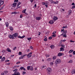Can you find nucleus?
Instances as JSON below:
<instances>
[{"label": "nucleus", "mask_w": 75, "mask_h": 75, "mask_svg": "<svg viewBox=\"0 0 75 75\" xmlns=\"http://www.w3.org/2000/svg\"><path fill=\"white\" fill-rule=\"evenodd\" d=\"M33 0H30V2H31V3H33Z\"/></svg>", "instance_id": "obj_60"}, {"label": "nucleus", "mask_w": 75, "mask_h": 75, "mask_svg": "<svg viewBox=\"0 0 75 75\" xmlns=\"http://www.w3.org/2000/svg\"><path fill=\"white\" fill-rule=\"evenodd\" d=\"M47 61H51V58H49L48 59H47Z\"/></svg>", "instance_id": "obj_31"}, {"label": "nucleus", "mask_w": 75, "mask_h": 75, "mask_svg": "<svg viewBox=\"0 0 75 75\" xmlns=\"http://www.w3.org/2000/svg\"><path fill=\"white\" fill-rule=\"evenodd\" d=\"M36 6H37V4H35L34 5L35 7H35H36Z\"/></svg>", "instance_id": "obj_63"}, {"label": "nucleus", "mask_w": 75, "mask_h": 75, "mask_svg": "<svg viewBox=\"0 0 75 75\" xmlns=\"http://www.w3.org/2000/svg\"><path fill=\"white\" fill-rule=\"evenodd\" d=\"M53 3H54V4H58V1H57L55 2V1H54Z\"/></svg>", "instance_id": "obj_34"}, {"label": "nucleus", "mask_w": 75, "mask_h": 75, "mask_svg": "<svg viewBox=\"0 0 75 75\" xmlns=\"http://www.w3.org/2000/svg\"><path fill=\"white\" fill-rule=\"evenodd\" d=\"M20 18H22L23 17V15H21L20 16Z\"/></svg>", "instance_id": "obj_61"}, {"label": "nucleus", "mask_w": 75, "mask_h": 75, "mask_svg": "<svg viewBox=\"0 0 75 75\" xmlns=\"http://www.w3.org/2000/svg\"><path fill=\"white\" fill-rule=\"evenodd\" d=\"M20 69H21V70H23V69L24 71H25L26 69H25L23 67H21L20 68Z\"/></svg>", "instance_id": "obj_20"}, {"label": "nucleus", "mask_w": 75, "mask_h": 75, "mask_svg": "<svg viewBox=\"0 0 75 75\" xmlns=\"http://www.w3.org/2000/svg\"><path fill=\"white\" fill-rule=\"evenodd\" d=\"M30 67H31L30 66H28L27 67L28 70H30Z\"/></svg>", "instance_id": "obj_32"}, {"label": "nucleus", "mask_w": 75, "mask_h": 75, "mask_svg": "<svg viewBox=\"0 0 75 75\" xmlns=\"http://www.w3.org/2000/svg\"><path fill=\"white\" fill-rule=\"evenodd\" d=\"M18 38H21V39H23V38H24V37H25V35H23L22 37L20 36H18Z\"/></svg>", "instance_id": "obj_13"}, {"label": "nucleus", "mask_w": 75, "mask_h": 75, "mask_svg": "<svg viewBox=\"0 0 75 75\" xmlns=\"http://www.w3.org/2000/svg\"><path fill=\"white\" fill-rule=\"evenodd\" d=\"M55 33H56V32H55V31L54 32H53V33H52V34H55Z\"/></svg>", "instance_id": "obj_58"}, {"label": "nucleus", "mask_w": 75, "mask_h": 75, "mask_svg": "<svg viewBox=\"0 0 75 75\" xmlns=\"http://www.w3.org/2000/svg\"><path fill=\"white\" fill-rule=\"evenodd\" d=\"M32 53H29L27 55V57L28 58H30L32 56Z\"/></svg>", "instance_id": "obj_5"}, {"label": "nucleus", "mask_w": 75, "mask_h": 75, "mask_svg": "<svg viewBox=\"0 0 75 75\" xmlns=\"http://www.w3.org/2000/svg\"><path fill=\"white\" fill-rule=\"evenodd\" d=\"M21 54H22L21 52H19L18 53V54L19 55H21Z\"/></svg>", "instance_id": "obj_41"}, {"label": "nucleus", "mask_w": 75, "mask_h": 75, "mask_svg": "<svg viewBox=\"0 0 75 75\" xmlns=\"http://www.w3.org/2000/svg\"><path fill=\"white\" fill-rule=\"evenodd\" d=\"M9 38H12L13 39H14V35H9Z\"/></svg>", "instance_id": "obj_9"}, {"label": "nucleus", "mask_w": 75, "mask_h": 75, "mask_svg": "<svg viewBox=\"0 0 75 75\" xmlns=\"http://www.w3.org/2000/svg\"><path fill=\"white\" fill-rule=\"evenodd\" d=\"M30 71H33V67L32 66L30 67Z\"/></svg>", "instance_id": "obj_24"}, {"label": "nucleus", "mask_w": 75, "mask_h": 75, "mask_svg": "<svg viewBox=\"0 0 75 75\" xmlns=\"http://www.w3.org/2000/svg\"><path fill=\"white\" fill-rule=\"evenodd\" d=\"M26 73V72L25 71H23V75H24V74H25Z\"/></svg>", "instance_id": "obj_54"}, {"label": "nucleus", "mask_w": 75, "mask_h": 75, "mask_svg": "<svg viewBox=\"0 0 75 75\" xmlns=\"http://www.w3.org/2000/svg\"><path fill=\"white\" fill-rule=\"evenodd\" d=\"M58 19V18H57V17L55 16H54L53 17V20H54V21H55L57 20Z\"/></svg>", "instance_id": "obj_6"}, {"label": "nucleus", "mask_w": 75, "mask_h": 75, "mask_svg": "<svg viewBox=\"0 0 75 75\" xmlns=\"http://www.w3.org/2000/svg\"><path fill=\"white\" fill-rule=\"evenodd\" d=\"M46 66L45 65H44L43 66H42V67H40V68L41 69H42L43 68H45Z\"/></svg>", "instance_id": "obj_35"}, {"label": "nucleus", "mask_w": 75, "mask_h": 75, "mask_svg": "<svg viewBox=\"0 0 75 75\" xmlns=\"http://www.w3.org/2000/svg\"><path fill=\"white\" fill-rule=\"evenodd\" d=\"M48 34H49V31L48 30L46 32V33H45V35H48Z\"/></svg>", "instance_id": "obj_18"}, {"label": "nucleus", "mask_w": 75, "mask_h": 75, "mask_svg": "<svg viewBox=\"0 0 75 75\" xmlns=\"http://www.w3.org/2000/svg\"><path fill=\"white\" fill-rule=\"evenodd\" d=\"M49 40H51V39H52V37H49Z\"/></svg>", "instance_id": "obj_57"}, {"label": "nucleus", "mask_w": 75, "mask_h": 75, "mask_svg": "<svg viewBox=\"0 0 75 75\" xmlns=\"http://www.w3.org/2000/svg\"><path fill=\"white\" fill-rule=\"evenodd\" d=\"M1 75H4V73L3 72L1 74Z\"/></svg>", "instance_id": "obj_62"}, {"label": "nucleus", "mask_w": 75, "mask_h": 75, "mask_svg": "<svg viewBox=\"0 0 75 75\" xmlns=\"http://www.w3.org/2000/svg\"><path fill=\"white\" fill-rule=\"evenodd\" d=\"M56 58H57V56H54L53 57V59L54 60L56 59Z\"/></svg>", "instance_id": "obj_25"}, {"label": "nucleus", "mask_w": 75, "mask_h": 75, "mask_svg": "<svg viewBox=\"0 0 75 75\" xmlns=\"http://www.w3.org/2000/svg\"><path fill=\"white\" fill-rule=\"evenodd\" d=\"M43 5H45L46 6V7L47 8L48 7V2L47 1L45 2H43L42 3Z\"/></svg>", "instance_id": "obj_3"}, {"label": "nucleus", "mask_w": 75, "mask_h": 75, "mask_svg": "<svg viewBox=\"0 0 75 75\" xmlns=\"http://www.w3.org/2000/svg\"><path fill=\"white\" fill-rule=\"evenodd\" d=\"M0 59H1V61L3 62V61H4V60H5V59H6V58H5V57H3L2 58V56H0Z\"/></svg>", "instance_id": "obj_4"}, {"label": "nucleus", "mask_w": 75, "mask_h": 75, "mask_svg": "<svg viewBox=\"0 0 75 75\" xmlns=\"http://www.w3.org/2000/svg\"><path fill=\"white\" fill-rule=\"evenodd\" d=\"M44 40L45 41H47V39H44Z\"/></svg>", "instance_id": "obj_53"}, {"label": "nucleus", "mask_w": 75, "mask_h": 75, "mask_svg": "<svg viewBox=\"0 0 75 75\" xmlns=\"http://www.w3.org/2000/svg\"><path fill=\"white\" fill-rule=\"evenodd\" d=\"M9 28L11 31H13V28L11 26Z\"/></svg>", "instance_id": "obj_23"}, {"label": "nucleus", "mask_w": 75, "mask_h": 75, "mask_svg": "<svg viewBox=\"0 0 75 75\" xmlns=\"http://www.w3.org/2000/svg\"><path fill=\"white\" fill-rule=\"evenodd\" d=\"M46 70L47 73L48 74H50L51 72L52 71V69L50 68H48Z\"/></svg>", "instance_id": "obj_2"}, {"label": "nucleus", "mask_w": 75, "mask_h": 75, "mask_svg": "<svg viewBox=\"0 0 75 75\" xmlns=\"http://www.w3.org/2000/svg\"><path fill=\"white\" fill-rule=\"evenodd\" d=\"M70 42H73V43H74V42H75V41H72V40H70Z\"/></svg>", "instance_id": "obj_46"}, {"label": "nucleus", "mask_w": 75, "mask_h": 75, "mask_svg": "<svg viewBox=\"0 0 75 75\" xmlns=\"http://www.w3.org/2000/svg\"><path fill=\"white\" fill-rule=\"evenodd\" d=\"M53 34V35H52V37H56V34Z\"/></svg>", "instance_id": "obj_37"}, {"label": "nucleus", "mask_w": 75, "mask_h": 75, "mask_svg": "<svg viewBox=\"0 0 75 75\" xmlns=\"http://www.w3.org/2000/svg\"><path fill=\"white\" fill-rule=\"evenodd\" d=\"M4 73L6 74H7V73L8 72V71H4Z\"/></svg>", "instance_id": "obj_45"}, {"label": "nucleus", "mask_w": 75, "mask_h": 75, "mask_svg": "<svg viewBox=\"0 0 75 75\" xmlns=\"http://www.w3.org/2000/svg\"><path fill=\"white\" fill-rule=\"evenodd\" d=\"M17 14V13H16V12H13L11 13L12 14Z\"/></svg>", "instance_id": "obj_33"}, {"label": "nucleus", "mask_w": 75, "mask_h": 75, "mask_svg": "<svg viewBox=\"0 0 75 75\" xmlns=\"http://www.w3.org/2000/svg\"><path fill=\"white\" fill-rule=\"evenodd\" d=\"M26 55H27L26 54H25L24 55H23L22 56V57H23V58L24 57H25V56H26Z\"/></svg>", "instance_id": "obj_49"}, {"label": "nucleus", "mask_w": 75, "mask_h": 75, "mask_svg": "<svg viewBox=\"0 0 75 75\" xmlns=\"http://www.w3.org/2000/svg\"><path fill=\"white\" fill-rule=\"evenodd\" d=\"M20 62H16V64H20Z\"/></svg>", "instance_id": "obj_52"}, {"label": "nucleus", "mask_w": 75, "mask_h": 75, "mask_svg": "<svg viewBox=\"0 0 75 75\" xmlns=\"http://www.w3.org/2000/svg\"><path fill=\"white\" fill-rule=\"evenodd\" d=\"M18 0H15L14 1V2H17L18 3Z\"/></svg>", "instance_id": "obj_50"}, {"label": "nucleus", "mask_w": 75, "mask_h": 75, "mask_svg": "<svg viewBox=\"0 0 75 75\" xmlns=\"http://www.w3.org/2000/svg\"><path fill=\"white\" fill-rule=\"evenodd\" d=\"M71 73L72 74H75V69H73L71 71Z\"/></svg>", "instance_id": "obj_15"}, {"label": "nucleus", "mask_w": 75, "mask_h": 75, "mask_svg": "<svg viewBox=\"0 0 75 75\" xmlns=\"http://www.w3.org/2000/svg\"><path fill=\"white\" fill-rule=\"evenodd\" d=\"M75 8V5L72 7V8L74 9Z\"/></svg>", "instance_id": "obj_51"}, {"label": "nucleus", "mask_w": 75, "mask_h": 75, "mask_svg": "<svg viewBox=\"0 0 75 75\" xmlns=\"http://www.w3.org/2000/svg\"><path fill=\"white\" fill-rule=\"evenodd\" d=\"M61 62V59H56V61L55 62V65H57V64H59Z\"/></svg>", "instance_id": "obj_1"}, {"label": "nucleus", "mask_w": 75, "mask_h": 75, "mask_svg": "<svg viewBox=\"0 0 75 75\" xmlns=\"http://www.w3.org/2000/svg\"><path fill=\"white\" fill-rule=\"evenodd\" d=\"M68 15H71V10H69V11H68Z\"/></svg>", "instance_id": "obj_19"}, {"label": "nucleus", "mask_w": 75, "mask_h": 75, "mask_svg": "<svg viewBox=\"0 0 75 75\" xmlns=\"http://www.w3.org/2000/svg\"><path fill=\"white\" fill-rule=\"evenodd\" d=\"M67 30H66L64 31L63 33L61 34L60 35V36H62V35H63L64 34H67Z\"/></svg>", "instance_id": "obj_11"}, {"label": "nucleus", "mask_w": 75, "mask_h": 75, "mask_svg": "<svg viewBox=\"0 0 75 75\" xmlns=\"http://www.w3.org/2000/svg\"><path fill=\"white\" fill-rule=\"evenodd\" d=\"M63 35V37H67V35H66V34H65V33Z\"/></svg>", "instance_id": "obj_30"}, {"label": "nucleus", "mask_w": 75, "mask_h": 75, "mask_svg": "<svg viewBox=\"0 0 75 75\" xmlns=\"http://www.w3.org/2000/svg\"><path fill=\"white\" fill-rule=\"evenodd\" d=\"M16 48H17V47H14V48H13V50H15Z\"/></svg>", "instance_id": "obj_55"}, {"label": "nucleus", "mask_w": 75, "mask_h": 75, "mask_svg": "<svg viewBox=\"0 0 75 75\" xmlns=\"http://www.w3.org/2000/svg\"><path fill=\"white\" fill-rule=\"evenodd\" d=\"M13 35L14 37H17L18 35V33H15L14 34H13Z\"/></svg>", "instance_id": "obj_16"}, {"label": "nucleus", "mask_w": 75, "mask_h": 75, "mask_svg": "<svg viewBox=\"0 0 75 75\" xmlns=\"http://www.w3.org/2000/svg\"><path fill=\"white\" fill-rule=\"evenodd\" d=\"M45 56L46 58H48V57H50V54L48 53L47 54H46Z\"/></svg>", "instance_id": "obj_22"}, {"label": "nucleus", "mask_w": 75, "mask_h": 75, "mask_svg": "<svg viewBox=\"0 0 75 75\" xmlns=\"http://www.w3.org/2000/svg\"><path fill=\"white\" fill-rule=\"evenodd\" d=\"M17 4V3H14L13 4V7H15L16 6V5Z\"/></svg>", "instance_id": "obj_17"}, {"label": "nucleus", "mask_w": 75, "mask_h": 75, "mask_svg": "<svg viewBox=\"0 0 75 75\" xmlns=\"http://www.w3.org/2000/svg\"><path fill=\"white\" fill-rule=\"evenodd\" d=\"M6 26L7 27H8V23L6 22Z\"/></svg>", "instance_id": "obj_28"}, {"label": "nucleus", "mask_w": 75, "mask_h": 75, "mask_svg": "<svg viewBox=\"0 0 75 75\" xmlns=\"http://www.w3.org/2000/svg\"><path fill=\"white\" fill-rule=\"evenodd\" d=\"M23 56L19 58V59H23Z\"/></svg>", "instance_id": "obj_42"}, {"label": "nucleus", "mask_w": 75, "mask_h": 75, "mask_svg": "<svg viewBox=\"0 0 75 75\" xmlns=\"http://www.w3.org/2000/svg\"><path fill=\"white\" fill-rule=\"evenodd\" d=\"M26 9H24L22 13H25V11H26Z\"/></svg>", "instance_id": "obj_38"}, {"label": "nucleus", "mask_w": 75, "mask_h": 75, "mask_svg": "<svg viewBox=\"0 0 75 75\" xmlns=\"http://www.w3.org/2000/svg\"><path fill=\"white\" fill-rule=\"evenodd\" d=\"M60 50L61 51H64V48H63L62 47L60 48Z\"/></svg>", "instance_id": "obj_36"}, {"label": "nucleus", "mask_w": 75, "mask_h": 75, "mask_svg": "<svg viewBox=\"0 0 75 75\" xmlns=\"http://www.w3.org/2000/svg\"><path fill=\"white\" fill-rule=\"evenodd\" d=\"M35 71H37V68H35Z\"/></svg>", "instance_id": "obj_64"}, {"label": "nucleus", "mask_w": 75, "mask_h": 75, "mask_svg": "<svg viewBox=\"0 0 75 75\" xmlns=\"http://www.w3.org/2000/svg\"><path fill=\"white\" fill-rule=\"evenodd\" d=\"M41 19V17L39 16V17H36V20H40Z\"/></svg>", "instance_id": "obj_7"}, {"label": "nucleus", "mask_w": 75, "mask_h": 75, "mask_svg": "<svg viewBox=\"0 0 75 75\" xmlns=\"http://www.w3.org/2000/svg\"><path fill=\"white\" fill-rule=\"evenodd\" d=\"M53 0H49L50 2H51L52 4H53L54 2V1H53Z\"/></svg>", "instance_id": "obj_29"}, {"label": "nucleus", "mask_w": 75, "mask_h": 75, "mask_svg": "<svg viewBox=\"0 0 75 75\" xmlns=\"http://www.w3.org/2000/svg\"><path fill=\"white\" fill-rule=\"evenodd\" d=\"M9 61H10L8 60H7L6 61V62H9Z\"/></svg>", "instance_id": "obj_56"}, {"label": "nucleus", "mask_w": 75, "mask_h": 75, "mask_svg": "<svg viewBox=\"0 0 75 75\" xmlns=\"http://www.w3.org/2000/svg\"><path fill=\"white\" fill-rule=\"evenodd\" d=\"M74 51V50H70V51L69 52V53H71V52H72Z\"/></svg>", "instance_id": "obj_26"}, {"label": "nucleus", "mask_w": 75, "mask_h": 75, "mask_svg": "<svg viewBox=\"0 0 75 75\" xmlns=\"http://www.w3.org/2000/svg\"><path fill=\"white\" fill-rule=\"evenodd\" d=\"M50 64V65H54V63H53V62H51Z\"/></svg>", "instance_id": "obj_40"}, {"label": "nucleus", "mask_w": 75, "mask_h": 75, "mask_svg": "<svg viewBox=\"0 0 75 75\" xmlns=\"http://www.w3.org/2000/svg\"><path fill=\"white\" fill-rule=\"evenodd\" d=\"M21 4V2H19L17 5V7H18V6H20V5Z\"/></svg>", "instance_id": "obj_27"}, {"label": "nucleus", "mask_w": 75, "mask_h": 75, "mask_svg": "<svg viewBox=\"0 0 75 75\" xmlns=\"http://www.w3.org/2000/svg\"><path fill=\"white\" fill-rule=\"evenodd\" d=\"M58 56L59 57H61V56H62V55H63L64 54L62 53H61V52H59L58 54Z\"/></svg>", "instance_id": "obj_8"}, {"label": "nucleus", "mask_w": 75, "mask_h": 75, "mask_svg": "<svg viewBox=\"0 0 75 75\" xmlns=\"http://www.w3.org/2000/svg\"><path fill=\"white\" fill-rule=\"evenodd\" d=\"M4 52H5V50H3L2 51V52H3V53H4Z\"/></svg>", "instance_id": "obj_59"}, {"label": "nucleus", "mask_w": 75, "mask_h": 75, "mask_svg": "<svg viewBox=\"0 0 75 75\" xmlns=\"http://www.w3.org/2000/svg\"><path fill=\"white\" fill-rule=\"evenodd\" d=\"M50 47L51 48V49H54L55 46H54V45H52L50 46Z\"/></svg>", "instance_id": "obj_21"}, {"label": "nucleus", "mask_w": 75, "mask_h": 75, "mask_svg": "<svg viewBox=\"0 0 75 75\" xmlns=\"http://www.w3.org/2000/svg\"><path fill=\"white\" fill-rule=\"evenodd\" d=\"M64 31H65V30L64 29H62L61 30V33H62L63 32H64Z\"/></svg>", "instance_id": "obj_39"}, {"label": "nucleus", "mask_w": 75, "mask_h": 75, "mask_svg": "<svg viewBox=\"0 0 75 75\" xmlns=\"http://www.w3.org/2000/svg\"><path fill=\"white\" fill-rule=\"evenodd\" d=\"M73 54L74 55H75V51H74L73 52Z\"/></svg>", "instance_id": "obj_47"}, {"label": "nucleus", "mask_w": 75, "mask_h": 75, "mask_svg": "<svg viewBox=\"0 0 75 75\" xmlns=\"http://www.w3.org/2000/svg\"><path fill=\"white\" fill-rule=\"evenodd\" d=\"M69 63H72V60H70L69 62Z\"/></svg>", "instance_id": "obj_43"}, {"label": "nucleus", "mask_w": 75, "mask_h": 75, "mask_svg": "<svg viewBox=\"0 0 75 75\" xmlns=\"http://www.w3.org/2000/svg\"><path fill=\"white\" fill-rule=\"evenodd\" d=\"M49 23L50 24H54V21L52 20H51L49 21Z\"/></svg>", "instance_id": "obj_10"}, {"label": "nucleus", "mask_w": 75, "mask_h": 75, "mask_svg": "<svg viewBox=\"0 0 75 75\" xmlns=\"http://www.w3.org/2000/svg\"><path fill=\"white\" fill-rule=\"evenodd\" d=\"M30 49H32V50H33V47L32 46H31L30 47Z\"/></svg>", "instance_id": "obj_48"}, {"label": "nucleus", "mask_w": 75, "mask_h": 75, "mask_svg": "<svg viewBox=\"0 0 75 75\" xmlns=\"http://www.w3.org/2000/svg\"><path fill=\"white\" fill-rule=\"evenodd\" d=\"M30 40H31V38H28V40L30 41Z\"/></svg>", "instance_id": "obj_44"}, {"label": "nucleus", "mask_w": 75, "mask_h": 75, "mask_svg": "<svg viewBox=\"0 0 75 75\" xmlns=\"http://www.w3.org/2000/svg\"><path fill=\"white\" fill-rule=\"evenodd\" d=\"M7 51H8V52H11V50L10 49V48H8L6 49Z\"/></svg>", "instance_id": "obj_14"}, {"label": "nucleus", "mask_w": 75, "mask_h": 75, "mask_svg": "<svg viewBox=\"0 0 75 75\" xmlns=\"http://www.w3.org/2000/svg\"><path fill=\"white\" fill-rule=\"evenodd\" d=\"M4 4V1L0 0V6H2Z\"/></svg>", "instance_id": "obj_12"}]
</instances>
